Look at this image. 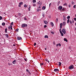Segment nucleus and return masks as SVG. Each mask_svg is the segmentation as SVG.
I'll return each instance as SVG.
<instances>
[{
    "label": "nucleus",
    "mask_w": 76,
    "mask_h": 76,
    "mask_svg": "<svg viewBox=\"0 0 76 76\" xmlns=\"http://www.w3.org/2000/svg\"><path fill=\"white\" fill-rule=\"evenodd\" d=\"M62 32H63L64 34H66V29H65L64 28L62 30Z\"/></svg>",
    "instance_id": "f03ea898"
},
{
    "label": "nucleus",
    "mask_w": 76,
    "mask_h": 76,
    "mask_svg": "<svg viewBox=\"0 0 76 76\" xmlns=\"http://www.w3.org/2000/svg\"><path fill=\"white\" fill-rule=\"evenodd\" d=\"M5 31L6 33H7V28L5 29Z\"/></svg>",
    "instance_id": "6ab92c4d"
},
{
    "label": "nucleus",
    "mask_w": 76,
    "mask_h": 76,
    "mask_svg": "<svg viewBox=\"0 0 76 76\" xmlns=\"http://www.w3.org/2000/svg\"><path fill=\"white\" fill-rule=\"evenodd\" d=\"M3 19V18H2V17L1 16H0V20H1Z\"/></svg>",
    "instance_id": "c85d7f7f"
},
{
    "label": "nucleus",
    "mask_w": 76,
    "mask_h": 76,
    "mask_svg": "<svg viewBox=\"0 0 76 76\" xmlns=\"http://www.w3.org/2000/svg\"><path fill=\"white\" fill-rule=\"evenodd\" d=\"M38 9H41V7L39 6V7H38Z\"/></svg>",
    "instance_id": "052dcab7"
},
{
    "label": "nucleus",
    "mask_w": 76,
    "mask_h": 76,
    "mask_svg": "<svg viewBox=\"0 0 76 76\" xmlns=\"http://www.w3.org/2000/svg\"><path fill=\"white\" fill-rule=\"evenodd\" d=\"M73 7L74 9H75L76 8V5H75L73 6Z\"/></svg>",
    "instance_id": "7c9ffc66"
},
{
    "label": "nucleus",
    "mask_w": 76,
    "mask_h": 76,
    "mask_svg": "<svg viewBox=\"0 0 76 76\" xmlns=\"http://www.w3.org/2000/svg\"><path fill=\"white\" fill-rule=\"evenodd\" d=\"M75 4V2L72 1V4Z\"/></svg>",
    "instance_id": "58836bf2"
},
{
    "label": "nucleus",
    "mask_w": 76,
    "mask_h": 76,
    "mask_svg": "<svg viewBox=\"0 0 76 76\" xmlns=\"http://www.w3.org/2000/svg\"><path fill=\"white\" fill-rule=\"evenodd\" d=\"M55 72H59V69H54Z\"/></svg>",
    "instance_id": "39448f33"
},
{
    "label": "nucleus",
    "mask_w": 76,
    "mask_h": 76,
    "mask_svg": "<svg viewBox=\"0 0 76 76\" xmlns=\"http://www.w3.org/2000/svg\"><path fill=\"white\" fill-rule=\"evenodd\" d=\"M74 20H75V21H76V18H74Z\"/></svg>",
    "instance_id": "680f3d73"
},
{
    "label": "nucleus",
    "mask_w": 76,
    "mask_h": 76,
    "mask_svg": "<svg viewBox=\"0 0 76 76\" xmlns=\"http://www.w3.org/2000/svg\"><path fill=\"white\" fill-rule=\"evenodd\" d=\"M30 7H31V6H30V5H29V7L28 8V10L29 11H30V10H31Z\"/></svg>",
    "instance_id": "f3484780"
},
{
    "label": "nucleus",
    "mask_w": 76,
    "mask_h": 76,
    "mask_svg": "<svg viewBox=\"0 0 76 76\" xmlns=\"http://www.w3.org/2000/svg\"><path fill=\"white\" fill-rule=\"evenodd\" d=\"M24 7H27V5H26V4H25L24 5Z\"/></svg>",
    "instance_id": "b1692460"
},
{
    "label": "nucleus",
    "mask_w": 76,
    "mask_h": 76,
    "mask_svg": "<svg viewBox=\"0 0 76 76\" xmlns=\"http://www.w3.org/2000/svg\"><path fill=\"white\" fill-rule=\"evenodd\" d=\"M58 64L59 66H61V62H59Z\"/></svg>",
    "instance_id": "a211bd4d"
},
{
    "label": "nucleus",
    "mask_w": 76,
    "mask_h": 76,
    "mask_svg": "<svg viewBox=\"0 0 76 76\" xmlns=\"http://www.w3.org/2000/svg\"><path fill=\"white\" fill-rule=\"evenodd\" d=\"M62 23H61L60 24V28H62Z\"/></svg>",
    "instance_id": "4468645a"
},
{
    "label": "nucleus",
    "mask_w": 76,
    "mask_h": 76,
    "mask_svg": "<svg viewBox=\"0 0 76 76\" xmlns=\"http://www.w3.org/2000/svg\"><path fill=\"white\" fill-rule=\"evenodd\" d=\"M16 60H14L13 62L12 63L14 64H16Z\"/></svg>",
    "instance_id": "0eeeda50"
},
{
    "label": "nucleus",
    "mask_w": 76,
    "mask_h": 76,
    "mask_svg": "<svg viewBox=\"0 0 76 76\" xmlns=\"http://www.w3.org/2000/svg\"><path fill=\"white\" fill-rule=\"evenodd\" d=\"M75 31H76V28H75Z\"/></svg>",
    "instance_id": "774afa93"
},
{
    "label": "nucleus",
    "mask_w": 76,
    "mask_h": 76,
    "mask_svg": "<svg viewBox=\"0 0 76 76\" xmlns=\"http://www.w3.org/2000/svg\"><path fill=\"white\" fill-rule=\"evenodd\" d=\"M51 32L52 34H54V32L53 31H51Z\"/></svg>",
    "instance_id": "2f4dec72"
},
{
    "label": "nucleus",
    "mask_w": 76,
    "mask_h": 76,
    "mask_svg": "<svg viewBox=\"0 0 76 76\" xmlns=\"http://www.w3.org/2000/svg\"><path fill=\"white\" fill-rule=\"evenodd\" d=\"M11 27L10 28H11V30H12V29H13L12 28V26H10Z\"/></svg>",
    "instance_id": "473e14b6"
},
{
    "label": "nucleus",
    "mask_w": 76,
    "mask_h": 76,
    "mask_svg": "<svg viewBox=\"0 0 76 76\" xmlns=\"http://www.w3.org/2000/svg\"><path fill=\"white\" fill-rule=\"evenodd\" d=\"M62 8H63V7L61 6H60L58 7V9L59 10H61V9H62Z\"/></svg>",
    "instance_id": "20e7f679"
},
{
    "label": "nucleus",
    "mask_w": 76,
    "mask_h": 76,
    "mask_svg": "<svg viewBox=\"0 0 76 76\" xmlns=\"http://www.w3.org/2000/svg\"><path fill=\"white\" fill-rule=\"evenodd\" d=\"M63 24L65 26L66 25V22H63Z\"/></svg>",
    "instance_id": "393cba45"
},
{
    "label": "nucleus",
    "mask_w": 76,
    "mask_h": 76,
    "mask_svg": "<svg viewBox=\"0 0 76 76\" xmlns=\"http://www.w3.org/2000/svg\"><path fill=\"white\" fill-rule=\"evenodd\" d=\"M27 72H28V73H30V72L29 71Z\"/></svg>",
    "instance_id": "e2e57ef3"
},
{
    "label": "nucleus",
    "mask_w": 76,
    "mask_h": 76,
    "mask_svg": "<svg viewBox=\"0 0 76 76\" xmlns=\"http://www.w3.org/2000/svg\"><path fill=\"white\" fill-rule=\"evenodd\" d=\"M69 22H70V24H72V20H70Z\"/></svg>",
    "instance_id": "4c0bfd02"
},
{
    "label": "nucleus",
    "mask_w": 76,
    "mask_h": 76,
    "mask_svg": "<svg viewBox=\"0 0 76 76\" xmlns=\"http://www.w3.org/2000/svg\"><path fill=\"white\" fill-rule=\"evenodd\" d=\"M19 4H20V5L23 4V2H21L20 3H19Z\"/></svg>",
    "instance_id": "412c9836"
},
{
    "label": "nucleus",
    "mask_w": 76,
    "mask_h": 76,
    "mask_svg": "<svg viewBox=\"0 0 76 76\" xmlns=\"http://www.w3.org/2000/svg\"><path fill=\"white\" fill-rule=\"evenodd\" d=\"M41 8H39V11H41Z\"/></svg>",
    "instance_id": "4d7b16f0"
},
{
    "label": "nucleus",
    "mask_w": 76,
    "mask_h": 76,
    "mask_svg": "<svg viewBox=\"0 0 76 76\" xmlns=\"http://www.w3.org/2000/svg\"><path fill=\"white\" fill-rule=\"evenodd\" d=\"M5 37H7V38H9V35H8V34H6Z\"/></svg>",
    "instance_id": "dca6fc26"
},
{
    "label": "nucleus",
    "mask_w": 76,
    "mask_h": 76,
    "mask_svg": "<svg viewBox=\"0 0 76 76\" xmlns=\"http://www.w3.org/2000/svg\"><path fill=\"white\" fill-rule=\"evenodd\" d=\"M24 60H25V61H27V60H26V59L24 58Z\"/></svg>",
    "instance_id": "13d9d810"
},
{
    "label": "nucleus",
    "mask_w": 76,
    "mask_h": 76,
    "mask_svg": "<svg viewBox=\"0 0 76 76\" xmlns=\"http://www.w3.org/2000/svg\"><path fill=\"white\" fill-rule=\"evenodd\" d=\"M37 11L38 12H39V10L38 9H37Z\"/></svg>",
    "instance_id": "603ef678"
},
{
    "label": "nucleus",
    "mask_w": 76,
    "mask_h": 76,
    "mask_svg": "<svg viewBox=\"0 0 76 76\" xmlns=\"http://www.w3.org/2000/svg\"><path fill=\"white\" fill-rule=\"evenodd\" d=\"M64 41H66V42H67L68 41H67V39L66 38H65L64 39Z\"/></svg>",
    "instance_id": "2eb2a0df"
},
{
    "label": "nucleus",
    "mask_w": 76,
    "mask_h": 76,
    "mask_svg": "<svg viewBox=\"0 0 76 76\" xmlns=\"http://www.w3.org/2000/svg\"><path fill=\"white\" fill-rule=\"evenodd\" d=\"M49 7H50V6H51V3H50L49 5Z\"/></svg>",
    "instance_id": "37998d69"
},
{
    "label": "nucleus",
    "mask_w": 76,
    "mask_h": 76,
    "mask_svg": "<svg viewBox=\"0 0 76 76\" xmlns=\"http://www.w3.org/2000/svg\"><path fill=\"white\" fill-rule=\"evenodd\" d=\"M72 23H74V20H72Z\"/></svg>",
    "instance_id": "bf43d9fd"
},
{
    "label": "nucleus",
    "mask_w": 76,
    "mask_h": 76,
    "mask_svg": "<svg viewBox=\"0 0 76 76\" xmlns=\"http://www.w3.org/2000/svg\"><path fill=\"white\" fill-rule=\"evenodd\" d=\"M2 25L3 26H4V25H5V23H2Z\"/></svg>",
    "instance_id": "4be33fe9"
},
{
    "label": "nucleus",
    "mask_w": 76,
    "mask_h": 76,
    "mask_svg": "<svg viewBox=\"0 0 76 76\" xmlns=\"http://www.w3.org/2000/svg\"><path fill=\"white\" fill-rule=\"evenodd\" d=\"M60 34H61V36H62V37H63V36L64 35V34H63V33L62 32H60Z\"/></svg>",
    "instance_id": "f8f14e48"
},
{
    "label": "nucleus",
    "mask_w": 76,
    "mask_h": 76,
    "mask_svg": "<svg viewBox=\"0 0 76 76\" xmlns=\"http://www.w3.org/2000/svg\"><path fill=\"white\" fill-rule=\"evenodd\" d=\"M62 11H65V8H63Z\"/></svg>",
    "instance_id": "cd10ccee"
},
{
    "label": "nucleus",
    "mask_w": 76,
    "mask_h": 76,
    "mask_svg": "<svg viewBox=\"0 0 76 76\" xmlns=\"http://www.w3.org/2000/svg\"><path fill=\"white\" fill-rule=\"evenodd\" d=\"M66 4H67V3H66L64 4V6H66Z\"/></svg>",
    "instance_id": "a18cd8bd"
},
{
    "label": "nucleus",
    "mask_w": 76,
    "mask_h": 76,
    "mask_svg": "<svg viewBox=\"0 0 76 76\" xmlns=\"http://www.w3.org/2000/svg\"><path fill=\"white\" fill-rule=\"evenodd\" d=\"M17 39L18 40H20L22 39V37H17Z\"/></svg>",
    "instance_id": "1a4fd4ad"
},
{
    "label": "nucleus",
    "mask_w": 76,
    "mask_h": 76,
    "mask_svg": "<svg viewBox=\"0 0 76 76\" xmlns=\"http://www.w3.org/2000/svg\"><path fill=\"white\" fill-rule=\"evenodd\" d=\"M59 31L60 32H61V28H60L59 29Z\"/></svg>",
    "instance_id": "8fccbe9b"
},
{
    "label": "nucleus",
    "mask_w": 76,
    "mask_h": 76,
    "mask_svg": "<svg viewBox=\"0 0 76 76\" xmlns=\"http://www.w3.org/2000/svg\"><path fill=\"white\" fill-rule=\"evenodd\" d=\"M63 18V20L64 21H65V20H66V17L64 16Z\"/></svg>",
    "instance_id": "ddd939ff"
},
{
    "label": "nucleus",
    "mask_w": 76,
    "mask_h": 76,
    "mask_svg": "<svg viewBox=\"0 0 76 76\" xmlns=\"http://www.w3.org/2000/svg\"><path fill=\"white\" fill-rule=\"evenodd\" d=\"M18 6H19V7H21V6H20V5H18Z\"/></svg>",
    "instance_id": "5fc2aeb1"
},
{
    "label": "nucleus",
    "mask_w": 76,
    "mask_h": 76,
    "mask_svg": "<svg viewBox=\"0 0 76 76\" xmlns=\"http://www.w3.org/2000/svg\"><path fill=\"white\" fill-rule=\"evenodd\" d=\"M46 7H45V6H43V7H42V9H43V10H45V9Z\"/></svg>",
    "instance_id": "9b49d317"
},
{
    "label": "nucleus",
    "mask_w": 76,
    "mask_h": 76,
    "mask_svg": "<svg viewBox=\"0 0 76 76\" xmlns=\"http://www.w3.org/2000/svg\"><path fill=\"white\" fill-rule=\"evenodd\" d=\"M50 25H51L53 27L54 26V23H53V22H50Z\"/></svg>",
    "instance_id": "6e6552de"
},
{
    "label": "nucleus",
    "mask_w": 76,
    "mask_h": 76,
    "mask_svg": "<svg viewBox=\"0 0 76 76\" xmlns=\"http://www.w3.org/2000/svg\"><path fill=\"white\" fill-rule=\"evenodd\" d=\"M69 22H70V20H69V19H68L67 20V23H69Z\"/></svg>",
    "instance_id": "aec40b11"
},
{
    "label": "nucleus",
    "mask_w": 76,
    "mask_h": 76,
    "mask_svg": "<svg viewBox=\"0 0 76 76\" xmlns=\"http://www.w3.org/2000/svg\"><path fill=\"white\" fill-rule=\"evenodd\" d=\"M74 68V66L73 65H70L69 67V69H70V70H71L72 69H73Z\"/></svg>",
    "instance_id": "f257e3e1"
},
{
    "label": "nucleus",
    "mask_w": 76,
    "mask_h": 76,
    "mask_svg": "<svg viewBox=\"0 0 76 76\" xmlns=\"http://www.w3.org/2000/svg\"><path fill=\"white\" fill-rule=\"evenodd\" d=\"M37 3H38V4H39V2H38Z\"/></svg>",
    "instance_id": "0e129e2a"
},
{
    "label": "nucleus",
    "mask_w": 76,
    "mask_h": 76,
    "mask_svg": "<svg viewBox=\"0 0 76 76\" xmlns=\"http://www.w3.org/2000/svg\"><path fill=\"white\" fill-rule=\"evenodd\" d=\"M13 22H12L11 23V25H13Z\"/></svg>",
    "instance_id": "e433bc0d"
},
{
    "label": "nucleus",
    "mask_w": 76,
    "mask_h": 76,
    "mask_svg": "<svg viewBox=\"0 0 76 76\" xmlns=\"http://www.w3.org/2000/svg\"><path fill=\"white\" fill-rule=\"evenodd\" d=\"M56 22H58V18H56Z\"/></svg>",
    "instance_id": "864d4df0"
},
{
    "label": "nucleus",
    "mask_w": 76,
    "mask_h": 76,
    "mask_svg": "<svg viewBox=\"0 0 76 76\" xmlns=\"http://www.w3.org/2000/svg\"><path fill=\"white\" fill-rule=\"evenodd\" d=\"M34 46H35V45H36V43H34Z\"/></svg>",
    "instance_id": "c03bdc74"
},
{
    "label": "nucleus",
    "mask_w": 76,
    "mask_h": 76,
    "mask_svg": "<svg viewBox=\"0 0 76 76\" xmlns=\"http://www.w3.org/2000/svg\"><path fill=\"white\" fill-rule=\"evenodd\" d=\"M19 31V29L18 28H17V29H16V31Z\"/></svg>",
    "instance_id": "a19ab883"
},
{
    "label": "nucleus",
    "mask_w": 76,
    "mask_h": 76,
    "mask_svg": "<svg viewBox=\"0 0 76 76\" xmlns=\"http://www.w3.org/2000/svg\"><path fill=\"white\" fill-rule=\"evenodd\" d=\"M47 25H45L44 26V28H46L47 27Z\"/></svg>",
    "instance_id": "ea45409f"
},
{
    "label": "nucleus",
    "mask_w": 76,
    "mask_h": 76,
    "mask_svg": "<svg viewBox=\"0 0 76 76\" xmlns=\"http://www.w3.org/2000/svg\"><path fill=\"white\" fill-rule=\"evenodd\" d=\"M11 64H10V63H8V65H9V66H10V65H11Z\"/></svg>",
    "instance_id": "3c124183"
},
{
    "label": "nucleus",
    "mask_w": 76,
    "mask_h": 76,
    "mask_svg": "<svg viewBox=\"0 0 76 76\" xmlns=\"http://www.w3.org/2000/svg\"><path fill=\"white\" fill-rule=\"evenodd\" d=\"M44 64L43 63H41L40 64V65L41 66H42Z\"/></svg>",
    "instance_id": "72a5a7b5"
},
{
    "label": "nucleus",
    "mask_w": 76,
    "mask_h": 76,
    "mask_svg": "<svg viewBox=\"0 0 76 76\" xmlns=\"http://www.w3.org/2000/svg\"><path fill=\"white\" fill-rule=\"evenodd\" d=\"M24 20H27V19H26V18H24Z\"/></svg>",
    "instance_id": "de8ad7c7"
},
{
    "label": "nucleus",
    "mask_w": 76,
    "mask_h": 76,
    "mask_svg": "<svg viewBox=\"0 0 76 76\" xmlns=\"http://www.w3.org/2000/svg\"><path fill=\"white\" fill-rule=\"evenodd\" d=\"M67 19H70V16H69L68 17H67Z\"/></svg>",
    "instance_id": "a878e982"
},
{
    "label": "nucleus",
    "mask_w": 76,
    "mask_h": 76,
    "mask_svg": "<svg viewBox=\"0 0 76 76\" xmlns=\"http://www.w3.org/2000/svg\"><path fill=\"white\" fill-rule=\"evenodd\" d=\"M27 26H28V25H27V24H25L22 25V27H23V28L26 27Z\"/></svg>",
    "instance_id": "7ed1b4c3"
},
{
    "label": "nucleus",
    "mask_w": 76,
    "mask_h": 76,
    "mask_svg": "<svg viewBox=\"0 0 76 76\" xmlns=\"http://www.w3.org/2000/svg\"><path fill=\"white\" fill-rule=\"evenodd\" d=\"M10 27H11V26H8V29H10Z\"/></svg>",
    "instance_id": "c756f323"
},
{
    "label": "nucleus",
    "mask_w": 76,
    "mask_h": 76,
    "mask_svg": "<svg viewBox=\"0 0 76 76\" xmlns=\"http://www.w3.org/2000/svg\"><path fill=\"white\" fill-rule=\"evenodd\" d=\"M26 72H28L29 71V70L28 69H26Z\"/></svg>",
    "instance_id": "6e6d98bb"
},
{
    "label": "nucleus",
    "mask_w": 76,
    "mask_h": 76,
    "mask_svg": "<svg viewBox=\"0 0 76 76\" xmlns=\"http://www.w3.org/2000/svg\"><path fill=\"white\" fill-rule=\"evenodd\" d=\"M58 44H57L56 45V46L57 47H58Z\"/></svg>",
    "instance_id": "09e8293b"
},
{
    "label": "nucleus",
    "mask_w": 76,
    "mask_h": 76,
    "mask_svg": "<svg viewBox=\"0 0 76 76\" xmlns=\"http://www.w3.org/2000/svg\"><path fill=\"white\" fill-rule=\"evenodd\" d=\"M45 50H47V48H45Z\"/></svg>",
    "instance_id": "69168bd1"
},
{
    "label": "nucleus",
    "mask_w": 76,
    "mask_h": 76,
    "mask_svg": "<svg viewBox=\"0 0 76 76\" xmlns=\"http://www.w3.org/2000/svg\"><path fill=\"white\" fill-rule=\"evenodd\" d=\"M18 16H21V13H18Z\"/></svg>",
    "instance_id": "f704fd0d"
},
{
    "label": "nucleus",
    "mask_w": 76,
    "mask_h": 76,
    "mask_svg": "<svg viewBox=\"0 0 76 76\" xmlns=\"http://www.w3.org/2000/svg\"><path fill=\"white\" fill-rule=\"evenodd\" d=\"M58 44V45H59V47H61V44H60L59 43Z\"/></svg>",
    "instance_id": "79ce46f5"
},
{
    "label": "nucleus",
    "mask_w": 76,
    "mask_h": 76,
    "mask_svg": "<svg viewBox=\"0 0 76 76\" xmlns=\"http://www.w3.org/2000/svg\"><path fill=\"white\" fill-rule=\"evenodd\" d=\"M33 3H36V0H33Z\"/></svg>",
    "instance_id": "5701e85b"
},
{
    "label": "nucleus",
    "mask_w": 76,
    "mask_h": 76,
    "mask_svg": "<svg viewBox=\"0 0 76 76\" xmlns=\"http://www.w3.org/2000/svg\"><path fill=\"white\" fill-rule=\"evenodd\" d=\"M44 38H48V36L47 35H45L44 37Z\"/></svg>",
    "instance_id": "9d476101"
},
{
    "label": "nucleus",
    "mask_w": 76,
    "mask_h": 76,
    "mask_svg": "<svg viewBox=\"0 0 76 76\" xmlns=\"http://www.w3.org/2000/svg\"><path fill=\"white\" fill-rule=\"evenodd\" d=\"M44 23H45V25H47L48 23L47 21H46V20H44Z\"/></svg>",
    "instance_id": "423d86ee"
},
{
    "label": "nucleus",
    "mask_w": 76,
    "mask_h": 76,
    "mask_svg": "<svg viewBox=\"0 0 76 76\" xmlns=\"http://www.w3.org/2000/svg\"><path fill=\"white\" fill-rule=\"evenodd\" d=\"M45 61H47L48 62H48H49V61H48V59H46Z\"/></svg>",
    "instance_id": "c9c22d12"
},
{
    "label": "nucleus",
    "mask_w": 76,
    "mask_h": 76,
    "mask_svg": "<svg viewBox=\"0 0 76 76\" xmlns=\"http://www.w3.org/2000/svg\"><path fill=\"white\" fill-rule=\"evenodd\" d=\"M33 6H36V4H33Z\"/></svg>",
    "instance_id": "49530a36"
},
{
    "label": "nucleus",
    "mask_w": 76,
    "mask_h": 76,
    "mask_svg": "<svg viewBox=\"0 0 76 76\" xmlns=\"http://www.w3.org/2000/svg\"><path fill=\"white\" fill-rule=\"evenodd\" d=\"M45 14H42V16L43 17V18H44L45 17Z\"/></svg>",
    "instance_id": "bb28decb"
},
{
    "label": "nucleus",
    "mask_w": 76,
    "mask_h": 76,
    "mask_svg": "<svg viewBox=\"0 0 76 76\" xmlns=\"http://www.w3.org/2000/svg\"><path fill=\"white\" fill-rule=\"evenodd\" d=\"M13 46H15V45H13Z\"/></svg>",
    "instance_id": "338daca9"
}]
</instances>
